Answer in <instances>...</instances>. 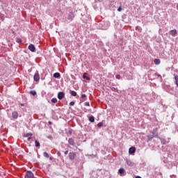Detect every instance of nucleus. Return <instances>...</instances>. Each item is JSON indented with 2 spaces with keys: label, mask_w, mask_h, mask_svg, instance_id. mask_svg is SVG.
Masks as SVG:
<instances>
[{
  "label": "nucleus",
  "mask_w": 178,
  "mask_h": 178,
  "mask_svg": "<svg viewBox=\"0 0 178 178\" xmlns=\"http://www.w3.org/2000/svg\"><path fill=\"white\" fill-rule=\"evenodd\" d=\"M49 124H52V122H51V121H49Z\"/></svg>",
  "instance_id": "58836bf2"
},
{
  "label": "nucleus",
  "mask_w": 178,
  "mask_h": 178,
  "mask_svg": "<svg viewBox=\"0 0 178 178\" xmlns=\"http://www.w3.org/2000/svg\"><path fill=\"white\" fill-rule=\"evenodd\" d=\"M43 156H44V158H49V154H48L47 152H44L43 153Z\"/></svg>",
  "instance_id": "b1692460"
},
{
  "label": "nucleus",
  "mask_w": 178,
  "mask_h": 178,
  "mask_svg": "<svg viewBox=\"0 0 178 178\" xmlns=\"http://www.w3.org/2000/svg\"><path fill=\"white\" fill-rule=\"evenodd\" d=\"M53 77H54V79H60V73L59 72H56L53 74Z\"/></svg>",
  "instance_id": "ddd939ff"
},
{
  "label": "nucleus",
  "mask_w": 178,
  "mask_h": 178,
  "mask_svg": "<svg viewBox=\"0 0 178 178\" xmlns=\"http://www.w3.org/2000/svg\"><path fill=\"white\" fill-rule=\"evenodd\" d=\"M118 173H120V176H124L126 175V170L124 168H120L118 170Z\"/></svg>",
  "instance_id": "1a4fd4ad"
},
{
  "label": "nucleus",
  "mask_w": 178,
  "mask_h": 178,
  "mask_svg": "<svg viewBox=\"0 0 178 178\" xmlns=\"http://www.w3.org/2000/svg\"><path fill=\"white\" fill-rule=\"evenodd\" d=\"M89 122H90L91 123H94V122H95V118H94V116H92V115L90 116Z\"/></svg>",
  "instance_id": "dca6fc26"
},
{
  "label": "nucleus",
  "mask_w": 178,
  "mask_h": 178,
  "mask_svg": "<svg viewBox=\"0 0 178 178\" xmlns=\"http://www.w3.org/2000/svg\"><path fill=\"white\" fill-rule=\"evenodd\" d=\"M161 144L165 145L166 144V140L165 139H161Z\"/></svg>",
  "instance_id": "cd10ccee"
},
{
  "label": "nucleus",
  "mask_w": 178,
  "mask_h": 178,
  "mask_svg": "<svg viewBox=\"0 0 178 178\" xmlns=\"http://www.w3.org/2000/svg\"><path fill=\"white\" fill-rule=\"evenodd\" d=\"M111 91H113L114 92H118V88H111Z\"/></svg>",
  "instance_id": "393cba45"
},
{
  "label": "nucleus",
  "mask_w": 178,
  "mask_h": 178,
  "mask_svg": "<svg viewBox=\"0 0 178 178\" xmlns=\"http://www.w3.org/2000/svg\"><path fill=\"white\" fill-rule=\"evenodd\" d=\"M83 79H86L88 81L91 80V78H90L89 76H87V73H83Z\"/></svg>",
  "instance_id": "4468645a"
},
{
  "label": "nucleus",
  "mask_w": 178,
  "mask_h": 178,
  "mask_svg": "<svg viewBox=\"0 0 178 178\" xmlns=\"http://www.w3.org/2000/svg\"><path fill=\"white\" fill-rule=\"evenodd\" d=\"M68 143L70 145H74V140L73 138H69Z\"/></svg>",
  "instance_id": "2eb2a0df"
},
{
  "label": "nucleus",
  "mask_w": 178,
  "mask_h": 178,
  "mask_svg": "<svg viewBox=\"0 0 178 178\" xmlns=\"http://www.w3.org/2000/svg\"><path fill=\"white\" fill-rule=\"evenodd\" d=\"M35 145L37 148L41 146V145L40 144V142L37 140H35Z\"/></svg>",
  "instance_id": "aec40b11"
},
{
  "label": "nucleus",
  "mask_w": 178,
  "mask_h": 178,
  "mask_svg": "<svg viewBox=\"0 0 178 178\" xmlns=\"http://www.w3.org/2000/svg\"><path fill=\"white\" fill-rule=\"evenodd\" d=\"M175 84H177L178 83V75H176L175 76Z\"/></svg>",
  "instance_id": "bb28decb"
},
{
  "label": "nucleus",
  "mask_w": 178,
  "mask_h": 178,
  "mask_svg": "<svg viewBox=\"0 0 178 178\" xmlns=\"http://www.w3.org/2000/svg\"><path fill=\"white\" fill-rule=\"evenodd\" d=\"M135 152H136V147H131L129 148V153L130 154V155H134Z\"/></svg>",
  "instance_id": "6e6552de"
},
{
  "label": "nucleus",
  "mask_w": 178,
  "mask_h": 178,
  "mask_svg": "<svg viewBox=\"0 0 178 178\" xmlns=\"http://www.w3.org/2000/svg\"><path fill=\"white\" fill-rule=\"evenodd\" d=\"M118 12H122V7L120 6L118 8Z\"/></svg>",
  "instance_id": "473e14b6"
},
{
  "label": "nucleus",
  "mask_w": 178,
  "mask_h": 178,
  "mask_svg": "<svg viewBox=\"0 0 178 178\" xmlns=\"http://www.w3.org/2000/svg\"><path fill=\"white\" fill-rule=\"evenodd\" d=\"M135 178H142V177L140 176H136Z\"/></svg>",
  "instance_id": "a19ab883"
},
{
  "label": "nucleus",
  "mask_w": 178,
  "mask_h": 178,
  "mask_svg": "<svg viewBox=\"0 0 178 178\" xmlns=\"http://www.w3.org/2000/svg\"><path fill=\"white\" fill-rule=\"evenodd\" d=\"M34 81H40V73H38V70H37L33 76Z\"/></svg>",
  "instance_id": "f03ea898"
},
{
  "label": "nucleus",
  "mask_w": 178,
  "mask_h": 178,
  "mask_svg": "<svg viewBox=\"0 0 178 178\" xmlns=\"http://www.w3.org/2000/svg\"><path fill=\"white\" fill-rule=\"evenodd\" d=\"M28 49H29V51H31V52H35V51H36L35 46H34V44H31L29 45Z\"/></svg>",
  "instance_id": "20e7f679"
},
{
  "label": "nucleus",
  "mask_w": 178,
  "mask_h": 178,
  "mask_svg": "<svg viewBox=\"0 0 178 178\" xmlns=\"http://www.w3.org/2000/svg\"><path fill=\"white\" fill-rule=\"evenodd\" d=\"M155 138V137L153 136L152 135L147 136V143H149V141H152V138Z\"/></svg>",
  "instance_id": "f3484780"
},
{
  "label": "nucleus",
  "mask_w": 178,
  "mask_h": 178,
  "mask_svg": "<svg viewBox=\"0 0 178 178\" xmlns=\"http://www.w3.org/2000/svg\"><path fill=\"white\" fill-rule=\"evenodd\" d=\"M60 153H59V152L58 153V155H60Z\"/></svg>",
  "instance_id": "c03bdc74"
},
{
  "label": "nucleus",
  "mask_w": 178,
  "mask_h": 178,
  "mask_svg": "<svg viewBox=\"0 0 178 178\" xmlns=\"http://www.w3.org/2000/svg\"><path fill=\"white\" fill-rule=\"evenodd\" d=\"M30 94H31V95H37V92L35 90H31Z\"/></svg>",
  "instance_id": "4be33fe9"
},
{
  "label": "nucleus",
  "mask_w": 178,
  "mask_h": 178,
  "mask_svg": "<svg viewBox=\"0 0 178 178\" xmlns=\"http://www.w3.org/2000/svg\"><path fill=\"white\" fill-rule=\"evenodd\" d=\"M115 78H116L118 80H120V79H122V76H120V74H117V75L115 76Z\"/></svg>",
  "instance_id": "c85d7f7f"
},
{
  "label": "nucleus",
  "mask_w": 178,
  "mask_h": 178,
  "mask_svg": "<svg viewBox=\"0 0 178 178\" xmlns=\"http://www.w3.org/2000/svg\"><path fill=\"white\" fill-rule=\"evenodd\" d=\"M126 162L128 166H131V167L134 166V163H133V161H131V160L127 159Z\"/></svg>",
  "instance_id": "f8f14e48"
},
{
  "label": "nucleus",
  "mask_w": 178,
  "mask_h": 178,
  "mask_svg": "<svg viewBox=\"0 0 178 178\" xmlns=\"http://www.w3.org/2000/svg\"><path fill=\"white\" fill-rule=\"evenodd\" d=\"M102 126H104V123H102V122H99V123L97 124V127H99V128L102 127Z\"/></svg>",
  "instance_id": "a878e982"
},
{
  "label": "nucleus",
  "mask_w": 178,
  "mask_h": 178,
  "mask_svg": "<svg viewBox=\"0 0 178 178\" xmlns=\"http://www.w3.org/2000/svg\"><path fill=\"white\" fill-rule=\"evenodd\" d=\"M30 140H31V136H29V137L28 138V141H30Z\"/></svg>",
  "instance_id": "4c0bfd02"
},
{
  "label": "nucleus",
  "mask_w": 178,
  "mask_h": 178,
  "mask_svg": "<svg viewBox=\"0 0 178 178\" xmlns=\"http://www.w3.org/2000/svg\"><path fill=\"white\" fill-rule=\"evenodd\" d=\"M70 134H72V131H70Z\"/></svg>",
  "instance_id": "37998d69"
},
{
  "label": "nucleus",
  "mask_w": 178,
  "mask_h": 178,
  "mask_svg": "<svg viewBox=\"0 0 178 178\" xmlns=\"http://www.w3.org/2000/svg\"><path fill=\"white\" fill-rule=\"evenodd\" d=\"M154 62L155 65H160L161 64V60L158 59V58L154 59Z\"/></svg>",
  "instance_id": "6ab92c4d"
},
{
  "label": "nucleus",
  "mask_w": 178,
  "mask_h": 178,
  "mask_svg": "<svg viewBox=\"0 0 178 178\" xmlns=\"http://www.w3.org/2000/svg\"><path fill=\"white\" fill-rule=\"evenodd\" d=\"M169 34L172 37H176V35H177V30L176 29L171 30L170 31Z\"/></svg>",
  "instance_id": "423d86ee"
},
{
  "label": "nucleus",
  "mask_w": 178,
  "mask_h": 178,
  "mask_svg": "<svg viewBox=\"0 0 178 178\" xmlns=\"http://www.w3.org/2000/svg\"><path fill=\"white\" fill-rule=\"evenodd\" d=\"M65 155H67L69 154V150H66L65 152H64Z\"/></svg>",
  "instance_id": "72a5a7b5"
},
{
  "label": "nucleus",
  "mask_w": 178,
  "mask_h": 178,
  "mask_svg": "<svg viewBox=\"0 0 178 178\" xmlns=\"http://www.w3.org/2000/svg\"><path fill=\"white\" fill-rule=\"evenodd\" d=\"M74 104H75L74 102H71L70 103V106H74Z\"/></svg>",
  "instance_id": "2f4dec72"
},
{
  "label": "nucleus",
  "mask_w": 178,
  "mask_h": 178,
  "mask_svg": "<svg viewBox=\"0 0 178 178\" xmlns=\"http://www.w3.org/2000/svg\"><path fill=\"white\" fill-rule=\"evenodd\" d=\"M158 77H160V79L162 80V76L159 74H157Z\"/></svg>",
  "instance_id": "c9c22d12"
},
{
  "label": "nucleus",
  "mask_w": 178,
  "mask_h": 178,
  "mask_svg": "<svg viewBox=\"0 0 178 178\" xmlns=\"http://www.w3.org/2000/svg\"><path fill=\"white\" fill-rule=\"evenodd\" d=\"M24 177L25 178H34V174L31 171H26Z\"/></svg>",
  "instance_id": "f257e3e1"
},
{
  "label": "nucleus",
  "mask_w": 178,
  "mask_h": 178,
  "mask_svg": "<svg viewBox=\"0 0 178 178\" xmlns=\"http://www.w3.org/2000/svg\"><path fill=\"white\" fill-rule=\"evenodd\" d=\"M17 42H18V44H21L22 39L21 38H17Z\"/></svg>",
  "instance_id": "c756f323"
},
{
  "label": "nucleus",
  "mask_w": 178,
  "mask_h": 178,
  "mask_svg": "<svg viewBox=\"0 0 178 178\" xmlns=\"http://www.w3.org/2000/svg\"><path fill=\"white\" fill-rule=\"evenodd\" d=\"M51 102H52V104H56V102H58V99H56L55 97L51 99Z\"/></svg>",
  "instance_id": "5701e85b"
},
{
  "label": "nucleus",
  "mask_w": 178,
  "mask_h": 178,
  "mask_svg": "<svg viewBox=\"0 0 178 178\" xmlns=\"http://www.w3.org/2000/svg\"><path fill=\"white\" fill-rule=\"evenodd\" d=\"M136 30H141V27H140V26H136Z\"/></svg>",
  "instance_id": "e433bc0d"
},
{
  "label": "nucleus",
  "mask_w": 178,
  "mask_h": 178,
  "mask_svg": "<svg viewBox=\"0 0 178 178\" xmlns=\"http://www.w3.org/2000/svg\"><path fill=\"white\" fill-rule=\"evenodd\" d=\"M87 97V95H86V94H83L81 95V98H86Z\"/></svg>",
  "instance_id": "f704fd0d"
},
{
  "label": "nucleus",
  "mask_w": 178,
  "mask_h": 178,
  "mask_svg": "<svg viewBox=\"0 0 178 178\" xmlns=\"http://www.w3.org/2000/svg\"><path fill=\"white\" fill-rule=\"evenodd\" d=\"M153 137H158V129H153L152 135Z\"/></svg>",
  "instance_id": "9b49d317"
},
{
  "label": "nucleus",
  "mask_w": 178,
  "mask_h": 178,
  "mask_svg": "<svg viewBox=\"0 0 178 178\" xmlns=\"http://www.w3.org/2000/svg\"><path fill=\"white\" fill-rule=\"evenodd\" d=\"M74 19V14L73 13H70L67 15V20L69 22H73V19Z\"/></svg>",
  "instance_id": "7ed1b4c3"
},
{
  "label": "nucleus",
  "mask_w": 178,
  "mask_h": 178,
  "mask_svg": "<svg viewBox=\"0 0 178 178\" xmlns=\"http://www.w3.org/2000/svg\"><path fill=\"white\" fill-rule=\"evenodd\" d=\"M177 10H178V3H177Z\"/></svg>",
  "instance_id": "79ce46f5"
},
{
  "label": "nucleus",
  "mask_w": 178,
  "mask_h": 178,
  "mask_svg": "<svg viewBox=\"0 0 178 178\" xmlns=\"http://www.w3.org/2000/svg\"><path fill=\"white\" fill-rule=\"evenodd\" d=\"M70 94L72 97H77V92L74 90H70Z\"/></svg>",
  "instance_id": "a211bd4d"
},
{
  "label": "nucleus",
  "mask_w": 178,
  "mask_h": 178,
  "mask_svg": "<svg viewBox=\"0 0 178 178\" xmlns=\"http://www.w3.org/2000/svg\"><path fill=\"white\" fill-rule=\"evenodd\" d=\"M57 97L60 100L63 99V98H65V93L63 92H58L57 95Z\"/></svg>",
  "instance_id": "39448f33"
},
{
  "label": "nucleus",
  "mask_w": 178,
  "mask_h": 178,
  "mask_svg": "<svg viewBox=\"0 0 178 178\" xmlns=\"http://www.w3.org/2000/svg\"><path fill=\"white\" fill-rule=\"evenodd\" d=\"M52 159H54V158L49 157V161H52Z\"/></svg>",
  "instance_id": "ea45409f"
},
{
  "label": "nucleus",
  "mask_w": 178,
  "mask_h": 178,
  "mask_svg": "<svg viewBox=\"0 0 178 178\" xmlns=\"http://www.w3.org/2000/svg\"><path fill=\"white\" fill-rule=\"evenodd\" d=\"M13 119H17L19 118V113L17 111H14L12 113Z\"/></svg>",
  "instance_id": "9d476101"
},
{
  "label": "nucleus",
  "mask_w": 178,
  "mask_h": 178,
  "mask_svg": "<svg viewBox=\"0 0 178 178\" xmlns=\"http://www.w3.org/2000/svg\"><path fill=\"white\" fill-rule=\"evenodd\" d=\"M84 105H85V106H90V102H85Z\"/></svg>",
  "instance_id": "7c9ffc66"
},
{
  "label": "nucleus",
  "mask_w": 178,
  "mask_h": 178,
  "mask_svg": "<svg viewBox=\"0 0 178 178\" xmlns=\"http://www.w3.org/2000/svg\"><path fill=\"white\" fill-rule=\"evenodd\" d=\"M69 158H70V161H74V159L76 158V153L70 152L69 153Z\"/></svg>",
  "instance_id": "0eeeda50"
},
{
  "label": "nucleus",
  "mask_w": 178,
  "mask_h": 178,
  "mask_svg": "<svg viewBox=\"0 0 178 178\" xmlns=\"http://www.w3.org/2000/svg\"><path fill=\"white\" fill-rule=\"evenodd\" d=\"M33 136V134H31V133H27V134H25L24 135V137H32Z\"/></svg>",
  "instance_id": "412c9836"
}]
</instances>
